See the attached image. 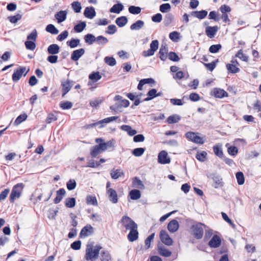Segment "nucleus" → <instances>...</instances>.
<instances>
[{
	"label": "nucleus",
	"mask_w": 261,
	"mask_h": 261,
	"mask_svg": "<svg viewBox=\"0 0 261 261\" xmlns=\"http://www.w3.org/2000/svg\"><path fill=\"white\" fill-rule=\"evenodd\" d=\"M236 57L239 58L243 61L247 62L248 61V57L243 54V50H239L235 55Z\"/></svg>",
	"instance_id": "864d4df0"
},
{
	"label": "nucleus",
	"mask_w": 261,
	"mask_h": 261,
	"mask_svg": "<svg viewBox=\"0 0 261 261\" xmlns=\"http://www.w3.org/2000/svg\"><path fill=\"white\" fill-rule=\"evenodd\" d=\"M118 118V116H112V117L106 118L100 120V126H99V128H102V127H104L105 126V125L103 124L104 123H110L114 120H116Z\"/></svg>",
	"instance_id": "e433bc0d"
},
{
	"label": "nucleus",
	"mask_w": 261,
	"mask_h": 261,
	"mask_svg": "<svg viewBox=\"0 0 261 261\" xmlns=\"http://www.w3.org/2000/svg\"><path fill=\"white\" fill-rule=\"evenodd\" d=\"M218 62V59H216L210 63H204V65L207 70L210 71H212L215 68L217 63Z\"/></svg>",
	"instance_id": "3c124183"
},
{
	"label": "nucleus",
	"mask_w": 261,
	"mask_h": 261,
	"mask_svg": "<svg viewBox=\"0 0 261 261\" xmlns=\"http://www.w3.org/2000/svg\"><path fill=\"white\" fill-rule=\"evenodd\" d=\"M179 227V224L177 220H172L168 224V229L171 232L176 231Z\"/></svg>",
	"instance_id": "412c9836"
},
{
	"label": "nucleus",
	"mask_w": 261,
	"mask_h": 261,
	"mask_svg": "<svg viewBox=\"0 0 261 261\" xmlns=\"http://www.w3.org/2000/svg\"><path fill=\"white\" fill-rule=\"evenodd\" d=\"M128 22L127 18L125 16H122L116 18L115 23L120 28L125 26Z\"/></svg>",
	"instance_id": "bb28decb"
},
{
	"label": "nucleus",
	"mask_w": 261,
	"mask_h": 261,
	"mask_svg": "<svg viewBox=\"0 0 261 261\" xmlns=\"http://www.w3.org/2000/svg\"><path fill=\"white\" fill-rule=\"evenodd\" d=\"M185 137L189 140L196 144H203L204 143L202 138L197 136L196 133L188 132L186 133Z\"/></svg>",
	"instance_id": "423d86ee"
},
{
	"label": "nucleus",
	"mask_w": 261,
	"mask_h": 261,
	"mask_svg": "<svg viewBox=\"0 0 261 261\" xmlns=\"http://www.w3.org/2000/svg\"><path fill=\"white\" fill-rule=\"evenodd\" d=\"M191 14L192 16L195 17L199 19H204L207 15V11L206 10L192 11Z\"/></svg>",
	"instance_id": "5701e85b"
},
{
	"label": "nucleus",
	"mask_w": 261,
	"mask_h": 261,
	"mask_svg": "<svg viewBox=\"0 0 261 261\" xmlns=\"http://www.w3.org/2000/svg\"><path fill=\"white\" fill-rule=\"evenodd\" d=\"M213 151L215 154L220 158H224L223 152L221 148V146L217 144L213 147Z\"/></svg>",
	"instance_id": "7c9ffc66"
},
{
	"label": "nucleus",
	"mask_w": 261,
	"mask_h": 261,
	"mask_svg": "<svg viewBox=\"0 0 261 261\" xmlns=\"http://www.w3.org/2000/svg\"><path fill=\"white\" fill-rule=\"evenodd\" d=\"M60 107L63 110H68L72 108V103L68 101H62L60 103Z\"/></svg>",
	"instance_id": "bf43d9fd"
},
{
	"label": "nucleus",
	"mask_w": 261,
	"mask_h": 261,
	"mask_svg": "<svg viewBox=\"0 0 261 261\" xmlns=\"http://www.w3.org/2000/svg\"><path fill=\"white\" fill-rule=\"evenodd\" d=\"M128 11L132 14L137 15L140 13L141 8L138 6H130L128 7Z\"/></svg>",
	"instance_id": "a18cd8bd"
},
{
	"label": "nucleus",
	"mask_w": 261,
	"mask_h": 261,
	"mask_svg": "<svg viewBox=\"0 0 261 261\" xmlns=\"http://www.w3.org/2000/svg\"><path fill=\"white\" fill-rule=\"evenodd\" d=\"M22 15L20 14H17L14 16H10L8 17L9 20L12 23H16L17 21L21 19Z\"/></svg>",
	"instance_id": "4d7b16f0"
},
{
	"label": "nucleus",
	"mask_w": 261,
	"mask_h": 261,
	"mask_svg": "<svg viewBox=\"0 0 261 261\" xmlns=\"http://www.w3.org/2000/svg\"><path fill=\"white\" fill-rule=\"evenodd\" d=\"M129 195L132 200H137L141 197V192L139 190L134 189L129 192Z\"/></svg>",
	"instance_id": "72a5a7b5"
},
{
	"label": "nucleus",
	"mask_w": 261,
	"mask_h": 261,
	"mask_svg": "<svg viewBox=\"0 0 261 261\" xmlns=\"http://www.w3.org/2000/svg\"><path fill=\"white\" fill-rule=\"evenodd\" d=\"M145 23L142 20H138L130 26V29L132 31H139L144 26Z\"/></svg>",
	"instance_id": "b1692460"
},
{
	"label": "nucleus",
	"mask_w": 261,
	"mask_h": 261,
	"mask_svg": "<svg viewBox=\"0 0 261 261\" xmlns=\"http://www.w3.org/2000/svg\"><path fill=\"white\" fill-rule=\"evenodd\" d=\"M94 232V229L90 225H87L84 226L81 230L80 236L81 238L88 236L92 234Z\"/></svg>",
	"instance_id": "9d476101"
},
{
	"label": "nucleus",
	"mask_w": 261,
	"mask_h": 261,
	"mask_svg": "<svg viewBox=\"0 0 261 261\" xmlns=\"http://www.w3.org/2000/svg\"><path fill=\"white\" fill-rule=\"evenodd\" d=\"M93 244L94 242H92L86 246L85 258L87 260L95 261L98 258L102 247L99 244L94 246Z\"/></svg>",
	"instance_id": "f257e3e1"
},
{
	"label": "nucleus",
	"mask_w": 261,
	"mask_h": 261,
	"mask_svg": "<svg viewBox=\"0 0 261 261\" xmlns=\"http://www.w3.org/2000/svg\"><path fill=\"white\" fill-rule=\"evenodd\" d=\"M138 225L134 227L130 230L127 235V239L129 242H133L137 240L138 238L139 232L137 230Z\"/></svg>",
	"instance_id": "9b49d317"
},
{
	"label": "nucleus",
	"mask_w": 261,
	"mask_h": 261,
	"mask_svg": "<svg viewBox=\"0 0 261 261\" xmlns=\"http://www.w3.org/2000/svg\"><path fill=\"white\" fill-rule=\"evenodd\" d=\"M101 152L102 151L96 145L92 148L90 152V155L92 158H96V156Z\"/></svg>",
	"instance_id": "09e8293b"
},
{
	"label": "nucleus",
	"mask_w": 261,
	"mask_h": 261,
	"mask_svg": "<svg viewBox=\"0 0 261 261\" xmlns=\"http://www.w3.org/2000/svg\"><path fill=\"white\" fill-rule=\"evenodd\" d=\"M60 47L57 44H52L47 48V52L50 55H56L59 53Z\"/></svg>",
	"instance_id": "c85d7f7f"
},
{
	"label": "nucleus",
	"mask_w": 261,
	"mask_h": 261,
	"mask_svg": "<svg viewBox=\"0 0 261 261\" xmlns=\"http://www.w3.org/2000/svg\"><path fill=\"white\" fill-rule=\"evenodd\" d=\"M76 183L74 179H70L66 184L67 188L68 190L71 191L76 187Z\"/></svg>",
	"instance_id": "052dcab7"
},
{
	"label": "nucleus",
	"mask_w": 261,
	"mask_h": 261,
	"mask_svg": "<svg viewBox=\"0 0 261 261\" xmlns=\"http://www.w3.org/2000/svg\"><path fill=\"white\" fill-rule=\"evenodd\" d=\"M104 61L106 64L111 66H115L116 64V60L113 57H106Z\"/></svg>",
	"instance_id": "603ef678"
},
{
	"label": "nucleus",
	"mask_w": 261,
	"mask_h": 261,
	"mask_svg": "<svg viewBox=\"0 0 261 261\" xmlns=\"http://www.w3.org/2000/svg\"><path fill=\"white\" fill-rule=\"evenodd\" d=\"M203 227H206L204 224L199 222L193 224L191 227V229L193 232L194 237L197 239H201L203 236Z\"/></svg>",
	"instance_id": "7ed1b4c3"
},
{
	"label": "nucleus",
	"mask_w": 261,
	"mask_h": 261,
	"mask_svg": "<svg viewBox=\"0 0 261 261\" xmlns=\"http://www.w3.org/2000/svg\"><path fill=\"white\" fill-rule=\"evenodd\" d=\"M168 51V48L167 45L162 44L159 52V57L162 61H165L167 59Z\"/></svg>",
	"instance_id": "2eb2a0df"
},
{
	"label": "nucleus",
	"mask_w": 261,
	"mask_h": 261,
	"mask_svg": "<svg viewBox=\"0 0 261 261\" xmlns=\"http://www.w3.org/2000/svg\"><path fill=\"white\" fill-rule=\"evenodd\" d=\"M158 162L161 164H169L170 159L168 158V153L165 150L161 151L158 154Z\"/></svg>",
	"instance_id": "1a4fd4ad"
},
{
	"label": "nucleus",
	"mask_w": 261,
	"mask_h": 261,
	"mask_svg": "<svg viewBox=\"0 0 261 261\" xmlns=\"http://www.w3.org/2000/svg\"><path fill=\"white\" fill-rule=\"evenodd\" d=\"M26 71L25 67H19L12 74V80L14 81H17L22 76L23 73Z\"/></svg>",
	"instance_id": "4468645a"
},
{
	"label": "nucleus",
	"mask_w": 261,
	"mask_h": 261,
	"mask_svg": "<svg viewBox=\"0 0 261 261\" xmlns=\"http://www.w3.org/2000/svg\"><path fill=\"white\" fill-rule=\"evenodd\" d=\"M145 150V148H136L133 150L132 153L134 156L139 157L141 156L144 153Z\"/></svg>",
	"instance_id": "de8ad7c7"
},
{
	"label": "nucleus",
	"mask_w": 261,
	"mask_h": 261,
	"mask_svg": "<svg viewBox=\"0 0 261 261\" xmlns=\"http://www.w3.org/2000/svg\"><path fill=\"white\" fill-rule=\"evenodd\" d=\"M84 16L89 19H92L96 16L95 9L93 7H86L84 12Z\"/></svg>",
	"instance_id": "a211bd4d"
},
{
	"label": "nucleus",
	"mask_w": 261,
	"mask_h": 261,
	"mask_svg": "<svg viewBox=\"0 0 261 261\" xmlns=\"http://www.w3.org/2000/svg\"><path fill=\"white\" fill-rule=\"evenodd\" d=\"M65 194L66 191L64 188H60L59 190L57 191V196L54 200V203L55 204L60 203L63 199Z\"/></svg>",
	"instance_id": "6ab92c4d"
},
{
	"label": "nucleus",
	"mask_w": 261,
	"mask_h": 261,
	"mask_svg": "<svg viewBox=\"0 0 261 261\" xmlns=\"http://www.w3.org/2000/svg\"><path fill=\"white\" fill-rule=\"evenodd\" d=\"M212 179L215 182V185L214 186L215 188L222 187L223 186L222 178L220 175L214 174L212 177Z\"/></svg>",
	"instance_id": "a878e982"
},
{
	"label": "nucleus",
	"mask_w": 261,
	"mask_h": 261,
	"mask_svg": "<svg viewBox=\"0 0 261 261\" xmlns=\"http://www.w3.org/2000/svg\"><path fill=\"white\" fill-rule=\"evenodd\" d=\"M25 47L27 49L33 50L36 47V43L34 41L28 40L24 43Z\"/></svg>",
	"instance_id": "69168bd1"
},
{
	"label": "nucleus",
	"mask_w": 261,
	"mask_h": 261,
	"mask_svg": "<svg viewBox=\"0 0 261 261\" xmlns=\"http://www.w3.org/2000/svg\"><path fill=\"white\" fill-rule=\"evenodd\" d=\"M80 42L79 39L72 38L70 40L67 41V45L70 46L71 48H74L77 47Z\"/></svg>",
	"instance_id": "a19ab883"
},
{
	"label": "nucleus",
	"mask_w": 261,
	"mask_h": 261,
	"mask_svg": "<svg viewBox=\"0 0 261 261\" xmlns=\"http://www.w3.org/2000/svg\"><path fill=\"white\" fill-rule=\"evenodd\" d=\"M167 57H168L169 60L173 62H178L180 60V58H179L177 54L173 51H170L168 54V56Z\"/></svg>",
	"instance_id": "680f3d73"
},
{
	"label": "nucleus",
	"mask_w": 261,
	"mask_h": 261,
	"mask_svg": "<svg viewBox=\"0 0 261 261\" xmlns=\"http://www.w3.org/2000/svg\"><path fill=\"white\" fill-rule=\"evenodd\" d=\"M89 79L92 81H97L99 80L101 76L99 74V72H93L89 75Z\"/></svg>",
	"instance_id": "774afa93"
},
{
	"label": "nucleus",
	"mask_w": 261,
	"mask_h": 261,
	"mask_svg": "<svg viewBox=\"0 0 261 261\" xmlns=\"http://www.w3.org/2000/svg\"><path fill=\"white\" fill-rule=\"evenodd\" d=\"M86 203L89 205L96 206L98 204L97 201L95 196L88 195L86 197Z\"/></svg>",
	"instance_id": "58836bf2"
},
{
	"label": "nucleus",
	"mask_w": 261,
	"mask_h": 261,
	"mask_svg": "<svg viewBox=\"0 0 261 261\" xmlns=\"http://www.w3.org/2000/svg\"><path fill=\"white\" fill-rule=\"evenodd\" d=\"M158 47L159 41L157 40H153L150 44V48L147 50L143 51L142 55L145 57L151 56L154 55Z\"/></svg>",
	"instance_id": "39448f33"
},
{
	"label": "nucleus",
	"mask_w": 261,
	"mask_h": 261,
	"mask_svg": "<svg viewBox=\"0 0 261 261\" xmlns=\"http://www.w3.org/2000/svg\"><path fill=\"white\" fill-rule=\"evenodd\" d=\"M160 239L161 241L167 246H171L173 244L172 239L169 237L165 230H161L160 231Z\"/></svg>",
	"instance_id": "6e6552de"
},
{
	"label": "nucleus",
	"mask_w": 261,
	"mask_h": 261,
	"mask_svg": "<svg viewBox=\"0 0 261 261\" xmlns=\"http://www.w3.org/2000/svg\"><path fill=\"white\" fill-rule=\"evenodd\" d=\"M221 243V240L220 238L218 236L215 234L209 241L208 245L211 248H216L219 247Z\"/></svg>",
	"instance_id": "f8f14e48"
},
{
	"label": "nucleus",
	"mask_w": 261,
	"mask_h": 261,
	"mask_svg": "<svg viewBox=\"0 0 261 261\" xmlns=\"http://www.w3.org/2000/svg\"><path fill=\"white\" fill-rule=\"evenodd\" d=\"M210 95L216 98H222L228 96V93L225 90L219 88L212 89Z\"/></svg>",
	"instance_id": "0eeeda50"
},
{
	"label": "nucleus",
	"mask_w": 261,
	"mask_h": 261,
	"mask_svg": "<svg viewBox=\"0 0 261 261\" xmlns=\"http://www.w3.org/2000/svg\"><path fill=\"white\" fill-rule=\"evenodd\" d=\"M24 187V185L23 183H18L13 187L10 195V202H14L16 198H19L20 197Z\"/></svg>",
	"instance_id": "f03ea898"
},
{
	"label": "nucleus",
	"mask_w": 261,
	"mask_h": 261,
	"mask_svg": "<svg viewBox=\"0 0 261 261\" xmlns=\"http://www.w3.org/2000/svg\"><path fill=\"white\" fill-rule=\"evenodd\" d=\"M67 12L66 11L61 10L57 12L55 17L57 20L58 23H61L65 21L67 17Z\"/></svg>",
	"instance_id": "aec40b11"
},
{
	"label": "nucleus",
	"mask_w": 261,
	"mask_h": 261,
	"mask_svg": "<svg viewBox=\"0 0 261 261\" xmlns=\"http://www.w3.org/2000/svg\"><path fill=\"white\" fill-rule=\"evenodd\" d=\"M158 252L161 256L164 257H169L171 256L172 254L171 251H169L162 245L158 246Z\"/></svg>",
	"instance_id": "cd10ccee"
},
{
	"label": "nucleus",
	"mask_w": 261,
	"mask_h": 261,
	"mask_svg": "<svg viewBox=\"0 0 261 261\" xmlns=\"http://www.w3.org/2000/svg\"><path fill=\"white\" fill-rule=\"evenodd\" d=\"M58 208H57L56 210L54 208H49L48 211V218L50 219L55 220L56 217L58 213Z\"/></svg>",
	"instance_id": "c03bdc74"
},
{
	"label": "nucleus",
	"mask_w": 261,
	"mask_h": 261,
	"mask_svg": "<svg viewBox=\"0 0 261 261\" xmlns=\"http://www.w3.org/2000/svg\"><path fill=\"white\" fill-rule=\"evenodd\" d=\"M102 38L99 37H95L93 34H87L84 36V40L86 43L89 45L92 44L94 42L96 41V40H100Z\"/></svg>",
	"instance_id": "393cba45"
},
{
	"label": "nucleus",
	"mask_w": 261,
	"mask_h": 261,
	"mask_svg": "<svg viewBox=\"0 0 261 261\" xmlns=\"http://www.w3.org/2000/svg\"><path fill=\"white\" fill-rule=\"evenodd\" d=\"M221 48L222 45L220 44H214L210 47L209 51L211 53L215 54L218 53Z\"/></svg>",
	"instance_id": "13d9d810"
},
{
	"label": "nucleus",
	"mask_w": 261,
	"mask_h": 261,
	"mask_svg": "<svg viewBox=\"0 0 261 261\" xmlns=\"http://www.w3.org/2000/svg\"><path fill=\"white\" fill-rule=\"evenodd\" d=\"M120 222L126 230L130 229L137 225L135 222L127 216H123Z\"/></svg>",
	"instance_id": "20e7f679"
},
{
	"label": "nucleus",
	"mask_w": 261,
	"mask_h": 261,
	"mask_svg": "<svg viewBox=\"0 0 261 261\" xmlns=\"http://www.w3.org/2000/svg\"><path fill=\"white\" fill-rule=\"evenodd\" d=\"M76 204V200L75 198H67L65 200V205L66 207L68 208H72L75 206Z\"/></svg>",
	"instance_id": "f704fd0d"
},
{
	"label": "nucleus",
	"mask_w": 261,
	"mask_h": 261,
	"mask_svg": "<svg viewBox=\"0 0 261 261\" xmlns=\"http://www.w3.org/2000/svg\"><path fill=\"white\" fill-rule=\"evenodd\" d=\"M156 90L155 89H150V90L148 91L146 94L147 97L145 98L143 101H149L156 97Z\"/></svg>",
	"instance_id": "473e14b6"
},
{
	"label": "nucleus",
	"mask_w": 261,
	"mask_h": 261,
	"mask_svg": "<svg viewBox=\"0 0 261 261\" xmlns=\"http://www.w3.org/2000/svg\"><path fill=\"white\" fill-rule=\"evenodd\" d=\"M72 7L75 13H80L82 9L81 3L79 2H73L71 4Z\"/></svg>",
	"instance_id": "e2e57ef3"
},
{
	"label": "nucleus",
	"mask_w": 261,
	"mask_h": 261,
	"mask_svg": "<svg viewBox=\"0 0 261 261\" xmlns=\"http://www.w3.org/2000/svg\"><path fill=\"white\" fill-rule=\"evenodd\" d=\"M133 185L134 187L142 188L144 186L142 181L137 177H135L133 179Z\"/></svg>",
	"instance_id": "6e6d98bb"
},
{
	"label": "nucleus",
	"mask_w": 261,
	"mask_h": 261,
	"mask_svg": "<svg viewBox=\"0 0 261 261\" xmlns=\"http://www.w3.org/2000/svg\"><path fill=\"white\" fill-rule=\"evenodd\" d=\"M109 195V198L113 203H116L118 202V196L116 191L112 188H109L107 191Z\"/></svg>",
	"instance_id": "f3484780"
},
{
	"label": "nucleus",
	"mask_w": 261,
	"mask_h": 261,
	"mask_svg": "<svg viewBox=\"0 0 261 261\" xmlns=\"http://www.w3.org/2000/svg\"><path fill=\"white\" fill-rule=\"evenodd\" d=\"M111 177L114 179H118L119 177L124 175L122 171L120 169H113L110 172Z\"/></svg>",
	"instance_id": "2f4dec72"
},
{
	"label": "nucleus",
	"mask_w": 261,
	"mask_h": 261,
	"mask_svg": "<svg viewBox=\"0 0 261 261\" xmlns=\"http://www.w3.org/2000/svg\"><path fill=\"white\" fill-rule=\"evenodd\" d=\"M171 9V5L169 3L163 4L160 6V11L162 13H166Z\"/></svg>",
	"instance_id": "0e129e2a"
},
{
	"label": "nucleus",
	"mask_w": 261,
	"mask_h": 261,
	"mask_svg": "<svg viewBox=\"0 0 261 261\" xmlns=\"http://www.w3.org/2000/svg\"><path fill=\"white\" fill-rule=\"evenodd\" d=\"M124 9V6L120 2L114 5L110 9L111 13H120Z\"/></svg>",
	"instance_id": "4be33fe9"
},
{
	"label": "nucleus",
	"mask_w": 261,
	"mask_h": 261,
	"mask_svg": "<svg viewBox=\"0 0 261 261\" xmlns=\"http://www.w3.org/2000/svg\"><path fill=\"white\" fill-rule=\"evenodd\" d=\"M219 28L217 25L208 26L205 28V34L210 38H213L218 32Z\"/></svg>",
	"instance_id": "dca6fc26"
},
{
	"label": "nucleus",
	"mask_w": 261,
	"mask_h": 261,
	"mask_svg": "<svg viewBox=\"0 0 261 261\" xmlns=\"http://www.w3.org/2000/svg\"><path fill=\"white\" fill-rule=\"evenodd\" d=\"M45 30L46 32L53 35H56L59 33V30L52 24H48L46 27Z\"/></svg>",
	"instance_id": "79ce46f5"
},
{
	"label": "nucleus",
	"mask_w": 261,
	"mask_h": 261,
	"mask_svg": "<svg viewBox=\"0 0 261 261\" xmlns=\"http://www.w3.org/2000/svg\"><path fill=\"white\" fill-rule=\"evenodd\" d=\"M86 23L85 21H81L74 27V30L77 33L82 32L86 28Z\"/></svg>",
	"instance_id": "4c0bfd02"
},
{
	"label": "nucleus",
	"mask_w": 261,
	"mask_h": 261,
	"mask_svg": "<svg viewBox=\"0 0 261 261\" xmlns=\"http://www.w3.org/2000/svg\"><path fill=\"white\" fill-rule=\"evenodd\" d=\"M27 115L25 114H21L19 115L14 121V124L16 125H18L20 124L22 122L24 121L27 118Z\"/></svg>",
	"instance_id": "5fc2aeb1"
},
{
	"label": "nucleus",
	"mask_w": 261,
	"mask_h": 261,
	"mask_svg": "<svg viewBox=\"0 0 261 261\" xmlns=\"http://www.w3.org/2000/svg\"><path fill=\"white\" fill-rule=\"evenodd\" d=\"M72 85L70 83H62V96L63 97L71 89Z\"/></svg>",
	"instance_id": "c756f323"
},
{
	"label": "nucleus",
	"mask_w": 261,
	"mask_h": 261,
	"mask_svg": "<svg viewBox=\"0 0 261 261\" xmlns=\"http://www.w3.org/2000/svg\"><path fill=\"white\" fill-rule=\"evenodd\" d=\"M206 152L203 151L200 153H197L196 155V158L200 162H204L206 159Z\"/></svg>",
	"instance_id": "338daca9"
},
{
	"label": "nucleus",
	"mask_w": 261,
	"mask_h": 261,
	"mask_svg": "<svg viewBox=\"0 0 261 261\" xmlns=\"http://www.w3.org/2000/svg\"><path fill=\"white\" fill-rule=\"evenodd\" d=\"M101 261H110L111 259V256L108 251L102 250L101 251Z\"/></svg>",
	"instance_id": "49530a36"
},
{
	"label": "nucleus",
	"mask_w": 261,
	"mask_h": 261,
	"mask_svg": "<svg viewBox=\"0 0 261 261\" xmlns=\"http://www.w3.org/2000/svg\"><path fill=\"white\" fill-rule=\"evenodd\" d=\"M226 68L228 72L232 73H236L240 71V69L233 64H227L226 65Z\"/></svg>",
	"instance_id": "37998d69"
},
{
	"label": "nucleus",
	"mask_w": 261,
	"mask_h": 261,
	"mask_svg": "<svg viewBox=\"0 0 261 261\" xmlns=\"http://www.w3.org/2000/svg\"><path fill=\"white\" fill-rule=\"evenodd\" d=\"M236 178L237 179V182L239 185H242L244 184L245 179L243 172H238L236 173Z\"/></svg>",
	"instance_id": "8fccbe9b"
},
{
	"label": "nucleus",
	"mask_w": 261,
	"mask_h": 261,
	"mask_svg": "<svg viewBox=\"0 0 261 261\" xmlns=\"http://www.w3.org/2000/svg\"><path fill=\"white\" fill-rule=\"evenodd\" d=\"M180 119V116L178 115L174 114L169 116L166 121L169 124H173L178 122Z\"/></svg>",
	"instance_id": "c9c22d12"
},
{
	"label": "nucleus",
	"mask_w": 261,
	"mask_h": 261,
	"mask_svg": "<svg viewBox=\"0 0 261 261\" xmlns=\"http://www.w3.org/2000/svg\"><path fill=\"white\" fill-rule=\"evenodd\" d=\"M85 53V50L83 48L74 50L71 55V59L73 61H77L84 55Z\"/></svg>",
	"instance_id": "ddd939ff"
},
{
	"label": "nucleus",
	"mask_w": 261,
	"mask_h": 261,
	"mask_svg": "<svg viewBox=\"0 0 261 261\" xmlns=\"http://www.w3.org/2000/svg\"><path fill=\"white\" fill-rule=\"evenodd\" d=\"M173 18L174 16L172 13L166 14L164 19V25L166 27L168 26L172 22Z\"/></svg>",
	"instance_id": "ea45409f"
}]
</instances>
